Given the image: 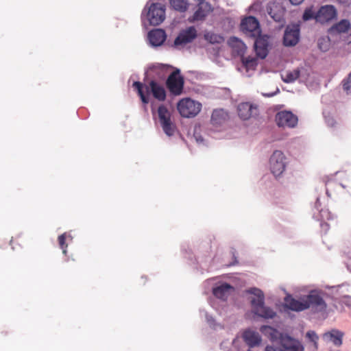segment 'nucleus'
I'll list each match as a JSON object with an SVG mask.
<instances>
[{
    "label": "nucleus",
    "mask_w": 351,
    "mask_h": 351,
    "mask_svg": "<svg viewBox=\"0 0 351 351\" xmlns=\"http://www.w3.org/2000/svg\"><path fill=\"white\" fill-rule=\"evenodd\" d=\"M300 40V26L297 24L287 26L284 36L283 44L287 47H293L298 44Z\"/></svg>",
    "instance_id": "10"
},
{
    "label": "nucleus",
    "mask_w": 351,
    "mask_h": 351,
    "mask_svg": "<svg viewBox=\"0 0 351 351\" xmlns=\"http://www.w3.org/2000/svg\"><path fill=\"white\" fill-rule=\"evenodd\" d=\"M234 289V287L231 285L223 283L213 289V294L217 298L226 300Z\"/></svg>",
    "instance_id": "21"
},
{
    "label": "nucleus",
    "mask_w": 351,
    "mask_h": 351,
    "mask_svg": "<svg viewBox=\"0 0 351 351\" xmlns=\"http://www.w3.org/2000/svg\"><path fill=\"white\" fill-rule=\"evenodd\" d=\"M158 117L164 132L169 136L174 134L176 125L171 120V113L168 108L162 104L157 110Z\"/></svg>",
    "instance_id": "4"
},
{
    "label": "nucleus",
    "mask_w": 351,
    "mask_h": 351,
    "mask_svg": "<svg viewBox=\"0 0 351 351\" xmlns=\"http://www.w3.org/2000/svg\"><path fill=\"white\" fill-rule=\"evenodd\" d=\"M275 120L279 127L289 128H295L298 122V117L287 110L278 112L276 114Z\"/></svg>",
    "instance_id": "9"
},
{
    "label": "nucleus",
    "mask_w": 351,
    "mask_h": 351,
    "mask_svg": "<svg viewBox=\"0 0 351 351\" xmlns=\"http://www.w3.org/2000/svg\"><path fill=\"white\" fill-rule=\"evenodd\" d=\"M300 77V71L298 69L293 70V71H290L287 73L285 78H283L284 82L290 83L294 82Z\"/></svg>",
    "instance_id": "31"
},
{
    "label": "nucleus",
    "mask_w": 351,
    "mask_h": 351,
    "mask_svg": "<svg viewBox=\"0 0 351 351\" xmlns=\"http://www.w3.org/2000/svg\"><path fill=\"white\" fill-rule=\"evenodd\" d=\"M315 14H315V12L313 10V8H308L304 10L302 19L304 21H308L312 19H315Z\"/></svg>",
    "instance_id": "34"
},
{
    "label": "nucleus",
    "mask_w": 351,
    "mask_h": 351,
    "mask_svg": "<svg viewBox=\"0 0 351 351\" xmlns=\"http://www.w3.org/2000/svg\"><path fill=\"white\" fill-rule=\"evenodd\" d=\"M184 78L180 75V70L173 71L166 81V86L171 94L178 96L182 93L184 88Z\"/></svg>",
    "instance_id": "6"
},
{
    "label": "nucleus",
    "mask_w": 351,
    "mask_h": 351,
    "mask_svg": "<svg viewBox=\"0 0 351 351\" xmlns=\"http://www.w3.org/2000/svg\"><path fill=\"white\" fill-rule=\"evenodd\" d=\"M265 330H271L273 332H276V330L274 329L273 328L270 327V326H263L261 327V332H264Z\"/></svg>",
    "instance_id": "39"
},
{
    "label": "nucleus",
    "mask_w": 351,
    "mask_h": 351,
    "mask_svg": "<svg viewBox=\"0 0 351 351\" xmlns=\"http://www.w3.org/2000/svg\"><path fill=\"white\" fill-rule=\"evenodd\" d=\"M169 70V66L165 64L156 63L149 66V71L154 73L158 78H163Z\"/></svg>",
    "instance_id": "25"
},
{
    "label": "nucleus",
    "mask_w": 351,
    "mask_h": 351,
    "mask_svg": "<svg viewBox=\"0 0 351 351\" xmlns=\"http://www.w3.org/2000/svg\"><path fill=\"white\" fill-rule=\"evenodd\" d=\"M335 184V182L332 181V180H328L326 183V194L328 195V196H330L331 195L329 193V187L332 186L333 184Z\"/></svg>",
    "instance_id": "36"
},
{
    "label": "nucleus",
    "mask_w": 351,
    "mask_h": 351,
    "mask_svg": "<svg viewBox=\"0 0 351 351\" xmlns=\"http://www.w3.org/2000/svg\"><path fill=\"white\" fill-rule=\"evenodd\" d=\"M210 10L211 7L208 3H199V8L193 14V21L204 20Z\"/></svg>",
    "instance_id": "23"
},
{
    "label": "nucleus",
    "mask_w": 351,
    "mask_h": 351,
    "mask_svg": "<svg viewBox=\"0 0 351 351\" xmlns=\"http://www.w3.org/2000/svg\"><path fill=\"white\" fill-rule=\"evenodd\" d=\"M322 41H325L324 39L323 40H319V42H318V45H319V48L322 50V51H327L328 49V45H324L323 43H322Z\"/></svg>",
    "instance_id": "37"
},
{
    "label": "nucleus",
    "mask_w": 351,
    "mask_h": 351,
    "mask_svg": "<svg viewBox=\"0 0 351 351\" xmlns=\"http://www.w3.org/2000/svg\"><path fill=\"white\" fill-rule=\"evenodd\" d=\"M197 37V30L194 26L182 29L175 38L173 46L176 48L183 47L193 43Z\"/></svg>",
    "instance_id": "5"
},
{
    "label": "nucleus",
    "mask_w": 351,
    "mask_h": 351,
    "mask_svg": "<svg viewBox=\"0 0 351 351\" xmlns=\"http://www.w3.org/2000/svg\"><path fill=\"white\" fill-rule=\"evenodd\" d=\"M228 118V114L223 109L213 110L211 116V123L214 125L223 123Z\"/></svg>",
    "instance_id": "24"
},
{
    "label": "nucleus",
    "mask_w": 351,
    "mask_h": 351,
    "mask_svg": "<svg viewBox=\"0 0 351 351\" xmlns=\"http://www.w3.org/2000/svg\"><path fill=\"white\" fill-rule=\"evenodd\" d=\"M269 16L277 22L282 21L285 14V9L279 4L271 3L267 8Z\"/></svg>",
    "instance_id": "19"
},
{
    "label": "nucleus",
    "mask_w": 351,
    "mask_h": 351,
    "mask_svg": "<svg viewBox=\"0 0 351 351\" xmlns=\"http://www.w3.org/2000/svg\"><path fill=\"white\" fill-rule=\"evenodd\" d=\"M305 298V304L308 308H312L317 312L324 311L326 308V304L324 299L318 294L311 293Z\"/></svg>",
    "instance_id": "13"
},
{
    "label": "nucleus",
    "mask_w": 351,
    "mask_h": 351,
    "mask_svg": "<svg viewBox=\"0 0 351 351\" xmlns=\"http://www.w3.org/2000/svg\"><path fill=\"white\" fill-rule=\"evenodd\" d=\"M241 29L250 36L256 37L261 34V29L258 20L254 16H247L242 20Z\"/></svg>",
    "instance_id": "11"
},
{
    "label": "nucleus",
    "mask_w": 351,
    "mask_h": 351,
    "mask_svg": "<svg viewBox=\"0 0 351 351\" xmlns=\"http://www.w3.org/2000/svg\"><path fill=\"white\" fill-rule=\"evenodd\" d=\"M204 38L208 43L211 44H220L223 42L224 38L223 36L213 33V32H207L204 34Z\"/></svg>",
    "instance_id": "29"
},
{
    "label": "nucleus",
    "mask_w": 351,
    "mask_h": 351,
    "mask_svg": "<svg viewBox=\"0 0 351 351\" xmlns=\"http://www.w3.org/2000/svg\"><path fill=\"white\" fill-rule=\"evenodd\" d=\"M177 109L182 117H195L200 112L202 104L191 98H184L179 101Z\"/></svg>",
    "instance_id": "3"
},
{
    "label": "nucleus",
    "mask_w": 351,
    "mask_h": 351,
    "mask_svg": "<svg viewBox=\"0 0 351 351\" xmlns=\"http://www.w3.org/2000/svg\"><path fill=\"white\" fill-rule=\"evenodd\" d=\"M293 5H299L304 1V0H289Z\"/></svg>",
    "instance_id": "40"
},
{
    "label": "nucleus",
    "mask_w": 351,
    "mask_h": 351,
    "mask_svg": "<svg viewBox=\"0 0 351 351\" xmlns=\"http://www.w3.org/2000/svg\"><path fill=\"white\" fill-rule=\"evenodd\" d=\"M337 16V10L333 5L322 6L316 13L315 19L320 23H327Z\"/></svg>",
    "instance_id": "12"
},
{
    "label": "nucleus",
    "mask_w": 351,
    "mask_h": 351,
    "mask_svg": "<svg viewBox=\"0 0 351 351\" xmlns=\"http://www.w3.org/2000/svg\"><path fill=\"white\" fill-rule=\"evenodd\" d=\"M237 112L241 119L247 120L257 115L258 109L256 105H254L250 102H243L238 105Z\"/></svg>",
    "instance_id": "14"
},
{
    "label": "nucleus",
    "mask_w": 351,
    "mask_h": 351,
    "mask_svg": "<svg viewBox=\"0 0 351 351\" xmlns=\"http://www.w3.org/2000/svg\"><path fill=\"white\" fill-rule=\"evenodd\" d=\"M342 86L347 94H351V73L342 81Z\"/></svg>",
    "instance_id": "33"
},
{
    "label": "nucleus",
    "mask_w": 351,
    "mask_h": 351,
    "mask_svg": "<svg viewBox=\"0 0 351 351\" xmlns=\"http://www.w3.org/2000/svg\"><path fill=\"white\" fill-rule=\"evenodd\" d=\"M350 27V22L346 19L340 21L338 23L334 25L330 29L331 33H345L347 32Z\"/></svg>",
    "instance_id": "27"
},
{
    "label": "nucleus",
    "mask_w": 351,
    "mask_h": 351,
    "mask_svg": "<svg viewBox=\"0 0 351 351\" xmlns=\"http://www.w3.org/2000/svg\"><path fill=\"white\" fill-rule=\"evenodd\" d=\"M284 301V306L293 311L299 312L308 309V306L305 304V298L298 300L293 298L291 295H287L285 298Z\"/></svg>",
    "instance_id": "15"
},
{
    "label": "nucleus",
    "mask_w": 351,
    "mask_h": 351,
    "mask_svg": "<svg viewBox=\"0 0 351 351\" xmlns=\"http://www.w3.org/2000/svg\"><path fill=\"white\" fill-rule=\"evenodd\" d=\"M340 3L344 4L345 5H350L351 0H338Z\"/></svg>",
    "instance_id": "41"
},
{
    "label": "nucleus",
    "mask_w": 351,
    "mask_h": 351,
    "mask_svg": "<svg viewBox=\"0 0 351 351\" xmlns=\"http://www.w3.org/2000/svg\"><path fill=\"white\" fill-rule=\"evenodd\" d=\"M306 335L311 339V340L312 341L315 342L318 339V337L316 335L315 332L313 331L308 332Z\"/></svg>",
    "instance_id": "35"
},
{
    "label": "nucleus",
    "mask_w": 351,
    "mask_h": 351,
    "mask_svg": "<svg viewBox=\"0 0 351 351\" xmlns=\"http://www.w3.org/2000/svg\"><path fill=\"white\" fill-rule=\"evenodd\" d=\"M265 351H284L280 348H274L273 346H267L265 349Z\"/></svg>",
    "instance_id": "38"
},
{
    "label": "nucleus",
    "mask_w": 351,
    "mask_h": 351,
    "mask_svg": "<svg viewBox=\"0 0 351 351\" xmlns=\"http://www.w3.org/2000/svg\"><path fill=\"white\" fill-rule=\"evenodd\" d=\"M67 237L66 233H63L58 238V244L62 250V253L66 255L67 244L66 243V239Z\"/></svg>",
    "instance_id": "32"
},
{
    "label": "nucleus",
    "mask_w": 351,
    "mask_h": 351,
    "mask_svg": "<svg viewBox=\"0 0 351 351\" xmlns=\"http://www.w3.org/2000/svg\"><path fill=\"white\" fill-rule=\"evenodd\" d=\"M247 292L254 295L250 300L254 314L264 319H272L276 315L271 308L265 305V295L261 289L254 287Z\"/></svg>",
    "instance_id": "1"
},
{
    "label": "nucleus",
    "mask_w": 351,
    "mask_h": 351,
    "mask_svg": "<svg viewBox=\"0 0 351 351\" xmlns=\"http://www.w3.org/2000/svg\"><path fill=\"white\" fill-rule=\"evenodd\" d=\"M268 40L267 38L262 36L261 34L256 36V38L254 42V49L257 56L263 59L268 53Z\"/></svg>",
    "instance_id": "17"
},
{
    "label": "nucleus",
    "mask_w": 351,
    "mask_h": 351,
    "mask_svg": "<svg viewBox=\"0 0 351 351\" xmlns=\"http://www.w3.org/2000/svg\"><path fill=\"white\" fill-rule=\"evenodd\" d=\"M343 334L337 330H332L324 335V338L327 341L332 342L336 346H340L342 344V338Z\"/></svg>",
    "instance_id": "22"
},
{
    "label": "nucleus",
    "mask_w": 351,
    "mask_h": 351,
    "mask_svg": "<svg viewBox=\"0 0 351 351\" xmlns=\"http://www.w3.org/2000/svg\"><path fill=\"white\" fill-rule=\"evenodd\" d=\"M280 343L284 351H304V348L299 341L287 335H281Z\"/></svg>",
    "instance_id": "16"
},
{
    "label": "nucleus",
    "mask_w": 351,
    "mask_h": 351,
    "mask_svg": "<svg viewBox=\"0 0 351 351\" xmlns=\"http://www.w3.org/2000/svg\"><path fill=\"white\" fill-rule=\"evenodd\" d=\"M148 36L151 44L156 47L162 45L167 38L165 32L162 29L150 31Z\"/></svg>",
    "instance_id": "18"
},
{
    "label": "nucleus",
    "mask_w": 351,
    "mask_h": 351,
    "mask_svg": "<svg viewBox=\"0 0 351 351\" xmlns=\"http://www.w3.org/2000/svg\"><path fill=\"white\" fill-rule=\"evenodd\" d=\"M244 341L250 346L254 347L261 343V337L258 332L247 330L243 334Z\"/></svg>",
    "instance_id": "20"
},
{
    "label": "nucleus",
    "mask_w": 351,
    "mask_h": 351,
    "mask_svg": "<svg viewBox=\"0 0 351 351\" xmlns=\"http://www.w3.org/2000/svg\"><path fill=\"white\" fill-rule=\"evenodd\" d=\"M133 87L137 90L142 102L145 104H147L149 101L148 96L144 93V89L147 94L151 92L153 97L160 101H164L166 99L167 93L165 87L155 80H151L149 86H145L140 82H134Z\"/></svg>",
    "instance_id": "2"
},
{
    "label": "nucleus",
    "mask_w": 351,
    "mask_h": 351,
    "mask_svg": "<svg viewBox=\"0 0 351 351\" xmlns=\"http://www.w3.org/2000/svg\"><path fill=\"white\" fill-rule=\"evenodd\" d=\"M242 62L247 69L254 70L257 65L256 58L252 57L244 58L242 56Z\"/></svg>",
    "instance_id": "30"
},
{
    "label": "nucleus",
    "mask_w": 351,
    "mask_h": 351,
    "mask_svg": "<svg viewBox=\"0 0 351 351\" xmlns=\"http://www.w3.org/2000/svg\"><path fill=\"white\" fill-rule=\"evenodd\" d=\"M147 16L152 25H160L165 19V5L160 3H151Z\"/></svg>",
    "instance_id": "7"
},
{
    "label": "nucleus",
    "mask_w": 351,
    "mask_h": 351,
    "mask_svg": "<svg viewBox=\"0 0 351 351\" xmlns=\"http://www.w3.org/2000/svg\"><path fill=\"white\" fill-rule=\"evenodd\" d=\"M286 157L281 151L274 152L270 157V169L275 176L281 175L286 167Z\"/></svg>",
    "instance_id": "8"
},
{
    "label": "nucleus",
    "mask_w": 351,
    "mask_h": 351,
    "mask_svg": "<svg viewBox=\"0 0 351 351\" xmlns=\"http://www.w3.org/2000/svg\"><path fill=\"white\" fill-rule=\"evenodd\" d=\"M169 3L172 9L180 12H184L188 9V3L186 0H168Z\"/></svg>",
    "instance_id": "28"
},
{
    "label": "nucleus",
    "mask_w": 351,
    "mask_h": 351,
    "mask_svg": "<svg viewBox=\"0 0 351 351\" xmlns=\"http://www.w3.org/2000/svg\"><path fill=\"white\" fill-rule=\"evenodd\" d=\"M229 44L237 55L243 56L246 47L245 44L241 40L235 37L232 38L230 40Z\"/></svg>",
    "instance_id": "26"
}]
</instances>
